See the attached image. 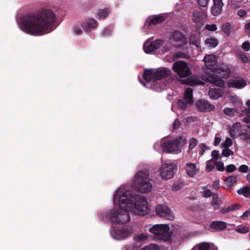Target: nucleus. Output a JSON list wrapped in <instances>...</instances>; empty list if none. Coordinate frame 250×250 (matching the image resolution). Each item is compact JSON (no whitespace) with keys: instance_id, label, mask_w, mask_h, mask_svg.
I'll use <instances>...</instances> for the list:
<instances>
[{"instance_id":"nucleus-20","label":"nucleus","mask_w":250,"mask_h":250,"mask_svg":"<svg viewBox=\"0 0 250 250\" xmlns=\"http://www.w3.org/2000/svg\"><path fill=\"white\" fill-rule=\"evenodd\" d=\"M242 131L241 124L238 122L235 123L230 128V135L233 138H237L242 134Z\"/></svg>"},{"instance_id":"nucleus-8","label":"nucleus","mask_w":250,"mask_h":250,"mask_svg":"<svg viewBox=\"0 0 250 250\" xmlns=\"http://www.w3.org/2000/svg\"><path fill=\"white\" fill-rule=\"evenodd\" d=\"M134 231L131 226L115 227L110 231L112 238L116 240H123L131 236Z\"/></svg>"},{"instance_id":"nucleus-62","label":"nucleus","mask_w":250,"mask_h":250,"mask_svg":"<svg viewBox=\"0 0 250 250\" xmlns=\"http://www.w3.org/2000/svg\"><path fill=\"white\" fill-rule=\"evenodd\" d=\"M244 121L246 123H250V112H249V114L244 118Z\"/></svg>"},{"instance_id":"nucleus-51","label":"nucleus","mask_w":250,"mask_h":250,"mask_svg":"<svg viewBox=\"0 0 250 250\" xmlns=\"http://www.w3.org/2000/svg\"><path fill=\"white\" fill-rule=\"evenodd\" d=\"M242 48L246 51H249L250 50V42H245L242 45Z\"/></svg>"},{"instance_id":"nucleus-43","label":"nucleus","mask_w":250,"mask_h":250,"mask_svg":"<svg viewBox=\"0 0 250 250\" xmlns=\"http://www.w3.org/2000/svg\"><path fill=\"white\" fill-rule=\"evenodd\" d=\"M198 140L194 138H192L190 139L189 142V148L192 149L195 147L198 144Z\"/></svg>"},{"instance_id":"nucleus-9","label":"nucleus","mask_w":250,"mask_h":250,"mask_svg":"<svg viewBox=\"0 0 250 250\" xmlns=\"http://www.w3.org/2000/svg\"><path fill=\"white\" fill-rule=\"evenodd\" d=\"M177 166L174 163L167 162L163 163L159 168V173L163 179L167 180L173 177Z\"/></svg>"},{"instance_id":"nucleus-3","label":"nucleus","mask_w":250,"mask_h":250,"mask_svg":"<svg viewBox=\"0 0 250 250\" xmlns=\"http://www.w3.org/2000/svg\"><path fill=\"white\" fill-rule=\"evenodd\" d=\"M188 135L183 133L181 136L176 138L173 140L167 141H159L154 145V148L157 151L162 150L166 153L181 152L182 147L187 143Z\"/></svg>"},{"instance_id":"nucleus-12","label":"nucleus","mask_w":250,"mask_h":250,"mask_svg":"<svg viewBox=\"0 0 250 250\" xmlns=\"http://www.w3.org/2000/svg\"><path fill=\"white\" fill-rule=\"evenodd\" d=\"M204 61L206 66L204 68V71L206 73L214 72L216 68L215 67L217 64L216 56L213 54L207 55L204 57Z\"/></svg>"},{"instance_id":"nucleus-17","label":"nucleus","mask_w":250,"mask_h":250,"mask_svg":"<svg viewBox=\"0 0 250 250\" xmlns=\"http://www.w3.org/2000/svg\"><path fill=\"white\" fill-rule=\"evenodd\" d=\"M218 77L226 79L231 74V70L229 67L226 65H223L215 69L214 72Z\"/></svg>"},{"instance_id":"nucleus-40","label":"nucleus","mask_w":250,"mask_h":250,"mask_svg":"<svg viewBox=\"0 0 250 250\" xmlns=\"http://www.w3.org/2000/svg\"><path fill=\"white\" fill-rule=\"evenodd\" d=\"M233 152L229 148H224L222 151V154L223 156L226 157H228L229 156H232L233 155Z\"/></svg>"},{"instance_id":"nucleus-21","label":"nucleus","mask_w":250,"mask_h":250,"mask_svg":"<svg viewBox=\"0 0 250 250\" xmlns=\"http://www.w3.org/2000/svg\"><path fill=\"white\" fill-rule=\"evenodd\" d=\"M224 95V91L220 88H210L208 91V95L210 99L217 100Z\"/></svg>"},{"instance_id":"nucleus-41","label":"nucleus","mask_w":250,"mask_h":250,"mask_svg":"<svg viewBox=\"0 0 250 250\" xmlns=\"http://www.w3.org/2000/svg\"><path fill=\"white\" fill-rule=\"evenodd\" d=\"M232 144V141L230 138L227 137L225 141L222 144V147L224 148H229Z\"/></svg>"},{"instance_id":"nucleus-63","label":"nucleus","mask_w":250,"mask_h":250,"mask_svg":"<svg viewBox=\"0 0 250 250\" xmlns=\"http://www.w3.org/2000/svg\"><path fill=\"white\" fill-rule=\"evenodd\" d=\"M244 28L246 30H250V19L249 22L245 24Z\"/></svg>"},{"instance_id":"nucleus-53","label":"nucleus","mask_w":250,"mask_h":250,"mask_svg":"<svg viewBox=\"0 0 250 250\" xmlns=\"http://www.w3.org/2000/svg\"><path fill=\"white\" fill-rule=\"evenodd\" d=\"M197 3L201 7L206 6L210 0H196Z\"/></svg>"},{"instance_id":"nucleus-25","label":"nucleus","mask_w":250,"mask_h":250,"mask_svg":"<svg viewBox=\"0 0 250 250\" xmlns=\"http://www.w3.org/2000/svg\"><path fill=\"white\" fill-rule=\"evenodd\" d=\"M210 227L212 229L221 230L227 228V224L223 221H213L210 224Z\"/></svg>"},{"instance_id":"nucleus-50","label":"nucleus","mask_w":250,"mask_h":250,"mask_svg":"<svg viewBox=\"0 0 250 250\" xmlns=\"http://www.w3.org/2000/svg\"><path fill=\"white\" fill-rule=\"evenodd\" d=\"M249 167L246 165H242L239 167V171L242 173L249 172Z\"/></svg>"},{"instance_id":"nucleus-7","label":"nucleus","mask_w":250,"mask_h":250,"mask_svg":"<svg viewBox=\"0 0 250 250\" xmlns=\"http://www.w3.org/2000/svg\"><path fill=\"white\" fill-rule=\"evenodd\" d=\"M145 228L146 231L148 230L157 239L168 241L170 239L169 227L167 224L148 225Z\"/></svg>"},{"instance_id":"nucleus-4","label":"nucleus","mask_w":250,"mask_h":250,"mask_svg":"<svg viewBox=\"0 0 250 250\" xmlns=\"http://www.w3.org/2000/svg\"><path fill=\"white\" fill-rule=\"evenodd\" d=\"M152 179L148 170L136 172L133 179L131 187L136 190L142 193L149 192L152 188Z\"/></svg>"},{"instance_id":"nucleus-48","label":"nucleus","mask_w":250,"mask_h":250,"mask_svg":"<svg viewBox=\"0 0 250 250\" xmlns=\"http://www.w3.org/2000/svg\"><path fill=\"white\" fill-rule=\"evenodd\" d=\"M236 169V167L233 165H229L226 167V170L227 172L231 173L234 172Z\"/></svg>"},{"instance_id":"nucleus-29","label":"nucleus","mask_w":250,"mask_h":250,"mask_svg":"<svg viewBox=\"0 0 250 250\" xmlns=\"http://www.w3.org/2000/svg\"><path fill=\"white\" fill-rule=\"evenodd\" d=\"M223 112L228 116L233 117L238 113V109L236 108L226 107L224 109Z\"/></svg>"},{"instance_id":"nucleus-16","label":"nucleus","mask_w":250,"mask_h":250,"mask_svg":"<svg viewBox=\"0 0 250 250\" xmlns=\"http://www.w3.org/2000/svg\"><path fill=\"white\" fill-rule=\"evenodd\" d=\"M196 107L199 110L204 112H210L215 109V106L205 100L197 101Z\"/></svg>"},{"instance_id":"nucleus-64","label":"nucleus","mask_w":250,"mask_h":250,"mask_svg":"<svg viewBox=\"0 0 250 250\" xmlns=\"http://www.w3.org/2000/svg\"><path fill=\"white\" fill-rule=\"evenodd\" d=\"M247 179L248 181L250 183V169L249 171V172L247 175Z\"/></svg>"},{"instance_id":"nucleus-45","label":"nucleus","mask_w":250,"mask_h":250,"mask_svg":"<svg viewBox=\"0 0 250 250\" xmlns=\"http://www.w3.org/2000/svg\"><path fill=\"white\" fill-rule=\"evenodd\" d=\"M187 54L184 52H182L181 51H178L176 52L174 54V57L175 58L178 59V58H186L187 57Z\"/></svg>"},{"instance_id":"nucleus-33","label":"nucleus","mask_w":250,"mask_h":250,"mask_svg":"<svg viewBox=\"0 0 250 250\" xmlns=\"http://www.w3.org/2000/svg\"><path fill=\"white\" fill-rule=\"evenodd\" d=\"M222 31L227 36H229L231 31V25L229 22H225L222 25Z\"/></svg>"},{"instance_id":"nucleus-18","label":"nucleus","mask_w":250,"mask_h":250,"mask_svg":"<svg viewBox=\"0 0 250 250\" xmlns=\"http://www.w3.org/2000/svg\"><path fill=\"white\" fill-rule=\"evenodd\" d=\"M81 24V26L84 30L86 32H90L96 27L97 22L95 20L89 18L83 21Z\"/></svg>"},{"instance_id":"nucleus-35","label":"nucleus","mask_w":250,"mask_h":250,"mask_svg":"<svg viewBox=\"0 0 250 250\" xmlns=\"http://www.w3.org/2000/svg\"><path fill=\"white\" fill-rule=\"evenodd\" d=\"M189 43L190 44L195 45L197 48L199 46V39L194 35H191L189 37Z\"/></svg>"},{"instance_id":"nucleus-5","label":"nucleus","mask_w":250,"mask_h":250,"mask_svg":"<svg viewBox=\"0 0 250 250\" xmlns=\"http://www.w3.org/2000/svg\"><path fill=\"white\" fill-rule=\"evenodd\" d=\"M171 70L166 67H160L157 69H146L144 70L143 77L145 82L142 81L141 83L145 87H151V82H156L170 75Z\"/></svg>"},{"instance_id":"nucleus-55","label":"nucleus","mask_w":250,"mask_h":250,"mask_svg":"<svg viewBox=\"0 0 250 250\" xmlns=\"http://www.w3.org/2000/svg\"><path fill=\"white\" fill-rule=\"evenodd\" d=\"M181 125V122L178 119H175L173 124V127L175 129H177L180 128Z\"/></svg>"},{"instance_id":"nucleus-60","label":"nucleus","mask_w":250,"mask_h":250,"mask_svg":"<svg viewBox=\"0 0 250 250\" xmlns=\"http://www.w3.org/2000/svg\"><path fill=\"white\" fill-rule=\"evenodd\" d=\"M221 138L218 137H215L213 142V145L215 146H218L221 142Z\"/></svg>"},{"instance_id":"nucleus-2","label":"nucleus","mask_w":250,"mask_h":250,"mask_svg":"<svg viewBox=\"0 0 250 250\" xmlns=\"http://www.w3.org/2000/svg\"><path fill=\"white\" fill-rule=\"evenodd\" d=\"M20 28L27 34L41 36L53 30L55 27L56 16L50 9H43L34 14L23 15L19 21L17 18Z\"/></svg>"},{"instance_id":"nucleus-15","label":"nucleus","mask_w":250,"mask_h":250,"mask_svg":"<svg viewBox=\"0 0 250 250\" xmlns=\"http://www.w3.org/2000/svg\"><path fill=\"white\" fill-rule=\"evenodd\" d=\"M229 88L242 89L247 85V82L242 77H237L229 80L227 83Z\"/></svg>"},{"instance_id":"nucleus-34","label":"nucleus","mask_w":250,"mask_h":250,"mask_svg":"<svg viewBox=\"0 0 250 250\" xmlns=\"http://www.w3.org/2000/svg\"><path fill=\"white\" fill-rule=\"evenodd\" d=\"M148 238V235L146 233H140L134 235L133 238L136 242H142Z\"/></svg>"},{"instance_id":"nucleus-6","label":"nucleus","mask_w":250,"mask_h":250,"mask_svg":"<svg viewBox=\"0 0 250 250\" xmlns=\"http://www.w3.org/2000/svg\"><path fill=\"white\" fill-rule=\"evenodd\" d=\"M167 42L162 48V51H170L172 47H181L187 44V39L180 31H173L168 33L167 35Z\"/></svg>"},{"instance_id":"nucleus-30","label":"nucleus","mask_w":250,"mask_h":250,"mask_svg":"<svg viewBox=\"0 0 250 250\" xmlns=\"http://www.w3.org/2000/svg\"><path fill=\"white\" fill-rule=\"evenodd\" d=\"M210 245L208 243L202 242L198 245L194 246L191 250H208Z\"/></svg>"},{"instance_id":"nucleus-56","label":"nucleus","mask_w":250,"mask_h":250,"mask_svg":"<svg viewBox=\"0 0 250 250\" xmlns=\"http://www.w3.org/2000/svg\"><path fill=\"white\" fill-rule=\"evenodd\" d=\"M212 192L208 189H206L203 192V196L206 198L212 196Z\"/></svg>"},{"instance_id":"nucleus-49","label":"nucleus","mask_w":250,"mask_h":250,"mask_svg":"<svg viewBox=\"0 0 250 250\" xmlns=\"http://www.w3.org/2000/svg\"><path fill=\"white\" fill-rule=\"evenodd\" d=\"M219 151L214 150L211 152L212 159H214L216 161L219 159Z\"/></svg>"},{"instance_id":"nucleus-11","label":"nucleus","mask_w":250,"mask_h":250,"mask_svg":"<svg viewBox=\"0 0 250 250\" xmlns=\"http://www.w3.org/2000/svg\"><path fill=\"white\" fill-rule=\"evenodd\" d=\"M173 69L181 77H186L190 75V70L184 61H179L173 64Z\"/></svg>"},{"instance_id":"nucleus-57","label":"nucleus","mask_w":250,"mask_h":250,"mask_svg":"<svg viewBox=\"0 0 250 250\" xmlns=\"http://www.w3.org/2000/svg\"><path fill=\"white\" fill-rule=\"evenodd\" d=\"M212 187L213 188L218 190L220 187V182L218 180H215L214 181H213L212 183Z\"/></svg>"},{"instance_id":"nucleus-36","label":"nucleus","mask_w":250,"mask_h":250,"mask_svg":"<svg viewBox=\"0 0 250 250\" xmlns=\"http://www.w3.org/2000/svg\"><path fill=\"white\" fill-rule=\"evenodd\" d=\"M214 161L212 159H210L206 162V170L207 172H210L215 167V165L214 164Z\"/></svg>"},{"instance_id":"nucleus-61","label":"nucleus","mask_w":250,"mask_h":250,"mask_svg":"<svg viewBox=\"0 0 250 250\" xmlns=\"http://www.w3.org/2000/svg\"><path fill=\"white\" fill-rule=\"evenodd\" d=\"M244 121L246 123H250V112H249V114L244 118Z\"/></svg>"},{"instance_id":"nucleus-10","label":"nucleus","mask_w":250,"mask_h":250,"mask_svg":"<svg viewBox=\"0 0 250 250\" xmlns=\"http://www.w3.org/2000/svg\"><path fill=\"white\" fill-rule=\"evenodd\" d=\"M155 212L156 214L161 218L169 220H173L174 218L173 211L166 205H158L156 207Z\"/></svg>"},{"instance_id":"nucleus-38","label":"nucleus","mask_w":250,"mask_h":250,"mask_svg":"<svg viewBox=\"0 0 250 250\" xmlns=\"http://www.w3.org/2000/svg\"><path fill=\"white\" fill-rule=\"evenodd\" d=\"M211 204L213 206L214 209H216L217 207L219 206V198L217 194H213L212 195V201L211 202Z\"/></svg>"},{"instance_id":"nucleus-1","label":"nucleus","mask_w":250,"mask_h":250,"mask_svg":"<svg viewBox=\"0 0 250 250\" xmlns=\"http://www.w3.org/2000/svg\"><path fill=\"white\" fill-rule=\"evenodd\" d=\"M113 201L114 207L106 212H100L99 218L112 224H124L130 221L129 212L145 215L149 211L148 202L144 196L134 194L125 186L115 191Z\"/></svg>"},{"instance_id":"nucleus-54","label":"nucleus","mask_w":250,"mask_h":250,"mask_svg":"<svg viewBox=\"0 0 250 250\" xmlns=\"http://www.w3.org/2000/svg\"><path fill=\"white\" fill-rule=\"evenodd\" d=\"M112 32V28L108 27L105 29L104 31H103L102 34L104 36H109Z\"/></svg>"},{"instance_id":"nucleus-44","label":"nucleus","mask_w":250,"mask_h":250,"mask_svg":"<svg viewBox=\"0 0 250 250\" xmlns=\"http://www.w3.org/2000/svg\"><path fill=\"white\" fill-rule=\"evenodd\" d=\"M142 250H160V249L158 245L152 244L146 246Z\"/></svg>"},{"instance_id":"nucleus-23","label":"nucleus","mask_w":250,"mask_h":250,"mask_svg":"<svg viewBox=\"0 0 250 250\" xmlns=\"http://www.w3.org/2000/svg\"><path fill=\"white\" fill-rule=\"evenodd\" d=\"M185 169L188 175L190 177H193L198 172V169L194 163H187Z\"/></svg>"},{"instance_id":"nucleus-58","label":"nucleus","mask_w":250,"mask_h":250,"mask_svg":"<svg viewBox=\"0 0 250 250\" xmlns=\"http://www.w3.org/2000/svg\"><path fill=\"white\" fill-rule=\"evenodd\" d=\"M237 15L240 17H245L246 16V12L244 10L240 9L237 11Z\"/></svg>"},{"instance_id":"nucleus-31","label":"nucleus","mask_w":250,"mask_h":250,"mask_svg":"<svg viewBox=\"0 0 250 250\" xmlns=\"http://www.w3.org/2000/svg\"><path fill=\"white\" fill-rule=\"evenodd\" d=\"M237 192L239 195L249 198L250 197V188L248 187H243L237 190Z\"/></svg>"},{"instance_id":"nucleus-52","label":"nucleus","mask_w":250,"mask_h":250,"mask_svg":"<svg viewBox=\"0 0 250 250\" xmlns=\"http://www.w3.org/2000/svg\"><path fill=\"white\" fill-rule=\"evenodd\" d=\"M239 59L244 63H247L249 62V59L244 54H240L239 55Z\"/></svg>"},{"instance_id":"nucleus-24","label":"nucleus","mask_w":250,"mask_h":250,"mask_svg":"<svg viewBox=\"0 0 250 250\" xmlns=\"http://www.w3.org/2000/svg\"><path fill=\"white\" fill-rule=\"evenodd\" d=\"M203 18V13L201 10L195 9L192 12L191 19L195 23L200 22Z\"/></svg>"},{"instance_id":"nucleus-46","label":"nucleus","mask_w":250,"mask_h":250,"mask_svg":"<svg viewBox=\"0 0 250 250\" xmlns=\"http://www.w3.org/2000/svg\"><path fill=\"white\" fill-rule=\"evenodd\" d=\"M72 32L76 35H80L82 33V30L78 25H76L72 27Z\"/></svg>"},{"instance_id":"nucleus-26","label":"nucleus","mask_w":250,"mask_h":250,"mask_svg":"<svg viewBox=\"0 0 250 250\" xmlns=\"http://www.w3.org/2000/svg\"><path fill=\"white\" fill-rule=\"evenodd\" d=\"M237 177L236 175L228 176L225 181V186L226 188H230L237 183Z\"/></svg>"},{"instance_id":"nucleus-13","label":"nucleus","mask_w":250,"mask_h":250,"mask_svg":"<svg viewBox=\"0 0 250 250\" xmlns=\"http://www.w3.org/2000/svg\"><path fill=\"white\" fill-rule=\"evenodd\" d=\"M164 43L162 40L151 41V39H149L144 44V51L146 53H151L159 49Z\"/></svg>"},{"instance_id":"nucleus-28","label":"nucleus","mask_w":250,"mask_h":250,"mask_svg":"<svg viewBox=\"0 0 250 250\" xmlns=\"http://www.w3.org/2000/svg\"><path fill=\"white\" fill-rule=\"evenodd\" d=\"M240 205L239 204H236L235 205L233 204L229 207L222 208L220 210V212L222 214H225L230 211H233L237 209H238L240 208Z\"/></svg>"},{"instance_id":"nucleus-19","label":"nucleus","mask_w":250,"mask_h":250,"mask_svg":"<svg viewBox=\"0 0 250 250\" xmlns=\"http://www.w3.org/2000/svg\"><path fill=\"white\" fill-rule=\"evenodd\" d=\"M213 5L211 7V13L213 16L219 15L222 11L224 5L222 0H212Z\"/></svg>"},{"instance_id":"nucleus-39","label":"nucleus","mask_w":250,"mask_h":250,"mask_svg":"<svg viewBox=\"0 0 250 250\" xmlns=\"http://www.w3.org/2000/svg\"><path fill=\"white\" fill-rule=\"evenodd\" d=\"M214 164L215 165V167L218 171H223L225 170V167L222 162L215 161Z\"/></svg>"},{"instance_id":"nucleus-42","label":"nucleus","mask_w":250,"mask_h":250,"mask_svg":"<svg viewBox=\"0 0 250 250\" xmlns=\"http://www.w3.org/2000/svg\"><path fill=\"white\" fill-rule=\"evenodd\" d=\"M235 230L240 233H246L249 231V229L246 226H238L236 228Z\"/></svg>"},{"instance_id":"nucleus-27","label":"nucleus","mask_w":250,"mask_h":250,"mask_svg":"<svg viewBox=\"0 0 250 250\" xmlns=\"http://www.w3.org/2000/svg\"><path fill=\"white\" fill-rule=\"evenodd\" d=\"M164 20L165 18L162 16H156L148 21V25L150 26L155 25L158 23L162 22Z\"/></svg>"},{"instance_id":"nucleus-47","label":"nucleus","mask_w":250,"mask_h":250,"mask_svg":"<svg viewBox=\"0 0 250 250\" xmlns=\"http://www.w3.org/2000/svg\"><path fill=\"white\" fill-rule=\"evenodd\" d=\"M206 29L210 31H215L217 29V26L215 24H207L205 26Z\"/></svg>"},{"instance_id":"nucleus-14","label":"nucleus","mask_w":250,"mask_h":250,"mask_svg":"<svg viewBox=\"0 0 250 250\" xmlns=\"http://www.w3.org/2000/svg\"><path fill=\"white\" fill-rule=\"evenodd\" d=\"M192 94L193 91L191 88H188L185 90L184 99H180L178 102V106L181 109H186L188 105L193 102Z\"/></svg>"},{"instance_id":"nucleus-22","label":"nucleus","mask_w":250,"mask_h":250,"mask_svg":"<svg viewBox=\"0 0 250 250\" xmlns=\"http://www.w3.org/2000/svg\"><path fill=\"white\" fill-rule=\"evenodd\" d=\"M205 80L219 87L225 86L224 82L221 79L213 76H208L205 77Z\"/></svg>"},{"instance_id":"nucleus-59","label":"nucleus","mask_w":250,"mask_h":250,"mask_svg":"<svg viewBox=\"0 0 250 250\" xmlns=\"http://www.w3.org/2000/svg\"><path fill=\"white\" fill-rule=\"evenodd\" d=\"M250 214V210H247L245 211L242 215L241 216V218H243L244 219H246L247 218Z\"/></svg>"},{"instance_id":"nucleus-32","label":"nucleus","mask_w":250,"mask_h":250,"mask_svg":"<svg viewBox=\"0 0 250 250\" xmlns=\"http://www.w3.org/2000/svg\"><path fill=\"white\" fill-rule=\"evenodd\" d=\"M205 43L209 47L214 48L218 44L217 40L214 38H208L205 41Z\"/></svg>"},{"instance_id":"nucleus-37","label":"nucleus","mask_w":250,"mask_h":250,"mask_svg":"<svg viewBox=\"0 0 250 250\" xmlns=\"http://www.w3.org/2000/svg\"><path fill=\"white\" fill-rule=\"evenodd\" d=\"M110 13L108 9H104L98 12V16L100 19H104L107 17Z\"/></svg>"}]
</instances>
